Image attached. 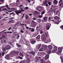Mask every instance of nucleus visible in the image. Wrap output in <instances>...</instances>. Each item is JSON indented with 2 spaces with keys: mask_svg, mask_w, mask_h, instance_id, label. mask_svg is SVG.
<instances>
[{
  "mask_svg": "<svg viewBox=\"0 0 63 63\" xmlns=\"http://www.w3.org/2000/svg\"><path fill=\"white\" fill-rule=\"evenodd\" d=\"M45 13V10H44L42 13L41 15H43V14H44Z\"/></svg>",
  "mask_w": 63,
  "mask_h": 63,
  "instance_id": "nucleus-34",
  "label": "nucleus"
},
{
  "mask_svg": "<svg viewBox=\"0 0 63 63\" xmlns=\"http://www.w3.org/2000/svg\"><path fill=\"white\" fill-rule=\"evenodd\" d=\"M42 38H43V40L44 41H45L46 40V38H45V36L44 35H42Z\"/></svg>",
  "mask_w": 63,
  "mask_h": 63,
  "instance_id": "nucleus-13",
  "label": "nucleus"
},
{
  "mask_svg": "<svg viewBox=\"0 0 63 63\" xmlns=\"http://www.w3.org/2000/svg\"><path fill=\"white\" fill-rule=\"evenodd\" d=\"M5 6H3L0 7V8H5Z\"/></svg>",
  "mask_w": 63,
  "mask_h": 63,
  "instance_id": "nucleus-45",
  "label": "nucleus"
},
{
  "mask_svg": "<svg viewBox=\"0 0 63 63\" xmlns=\"http://www.w3.org/2000/svg\"><path fill=\"white\" fill-rule=\"evenodd\" d=\"M32 54L33 55H34V56L35 55V52H34L32 51Z\"/></svg>",
  "mask_w": 63,
  "mask_h": 63,
  "instance_id": "nucleus-31",
  "label": "nucleus"
},
{
  "mask_svg": "<svg viewBox=\"0 0 63 63\" xmlns=\"http://www.w3.org/2000/svg\"><path fill=\"white\" fill-rule=\"evenodd\" d=\"M18 58H19V59H23L22 57H21L20 56H19L18 57Z\"/></svg>",
  "mask_w": 63,
  "mask_h": 63,
  "instance_id": "nucleus-49",
  "label": "nucleus"
},
{
  "mask_svg": "<svg viewBox=\"0 0 63 63\" xmlns=\"http://www.w3.org/2000/svg\"><path fill=\"white\" fill-rule=\"evenodd\" d=\"M63 49L61 47H59L58 48V50L60 52H62V51Z\"/></svg>",
  "mask_w": 63,
  "mask_h": 63,
  "instance_id": "nucleus-7",
  "label": "nucleus"
},
{
  "mask_svg": "<svg viewBox=\"0 0 63 63\" xmlns=\"http://www.w3.org/2000/svg\"><path fill=\"white\" fill-rule=\"evenodd\" d=\"M40 61H42V62H41V63H46V62L44 61V60L43 59H40Z\"/></svg>",
  "mask_w": 63,
  "mask_h": 63,
  "instance_id": "nucleus-12",
  "label": "nucleus"
},
{
  "mask_svg": "<svg viewBox=\"0 0 63 63\" xmlns=\"http://www.w3.org/2000/svg\"><path fill=\"white\" fill-rule=\"evenodd\" d=\"M19 53V52L18 51H17L16 52V54L18 55Z\"/></svg>",
  "mask_w": 63,
  "mask_h": 63,
  "instance_id": "nucleus-56",
  "label": "nucleus"
},
{
  "mask_svg": "<svg viewBox=\"0 0 63 63\" xmlns=\"http://www.w3.org/2000/svg\"><path fill=\"white\" fill-rule=\"evenodd\" d=\"M47 17H43V19L44 20L47 21Z\"/></svg>",
  "mask_w": 63,
  "mask_h": 63,
  "instance_id": "nucleus-15",
  "label": "nucleus"
},
{
  "mask_svg": "<svg viewBox=\"0 0 63 63\" xmlns=\"http://www.w3.org/2000/svg\"><path fill=\"white\" fill-rule=\"evenodd\" d=\"M1 42L2 43H5V42H6V40H2L1 41Z\"/></svg>",
  "mask_w": 63,
  "mask_h": 63,
  "instance_id": "nucleus-29",
  "label": "nucleus"
},
{
  "mask_svg": "<svg viewBox=\"0 0 63 63\" xmlns=\"http://www.w3.org/2000/svg\"><path fill=\"white\" fill-rule=\"evenodd\" d=\"M11 30V27H10L8 29V30Z\"/></svg>",
  "mask_w": 63,
  "mask_h": 63,
  "instance_id": "nucleus-64",
  "label": "nucleus"
},
{
  "mask_svg": "<svg viewBox=\"0 0 63 63\" xmlns=\"http://www.w3.org/2000/svg\"><path fill=\"white\" fill-rule=\"evenodd\" d=\"M50 28V27H49V25L47 24L46 26V29L47 30H49V29Z\"/></svg>",
  "mask_w": 63,
  "mask_h": 63,
  "instance_id": "nucleus-11",
  "label": "nucleus"
},
{
  "mask_svg": "<svg viewBox=\"0 0 63 63\" xmlns=\"http://www.w3.org/2000/svg\"><path fill=\"white\" fill-rule=\"evenodd\" d=\"M2 37H3V38H5V35H3L2 36Z\"/></svg>",
  "mask_w": 63,
  "mask_h": 63,
  "instance_id": "nucleus-55",
  "label": "nucleus"
},
{
  "mask_svg": "<svg viewBox=\"0 0 63 63\" xmlns=\"http://www.w3.org/2000/svg\"><path fill=\"white\" fill-rule=\"evenodd\" d=\"M28 16L27 15H26V19H28Z\"/></svg>",
  "mask_w": 63,
  "mask_h": 63,
  "instance_id": "nucleus-38",
  "label": "nucleus"
},
{
  "mask_svg": "<svg viewBox=\"0 0 63 63\" xmlns=\"http://www.w3.org/2000/svg\"><path fill=\"white\" fill-rule=\"evenodd\" d=\"M27 9H28V7H26L24 9V10H27Z\"/></svg>",
  "mask_w": 63,
  "mask_h": 63,
  "instance_id": "nucleus-43",
  "label": "nucleus"
},
{
  "mask_svg": "<svg viewBox=\"0 0 63 63\" xmlns=\"http://www.w3.org/2000/svg\"><path fill=\"white\" fill-rule=\"evenodd\" d=\"M60 22V21H58L57 22H55L56 24H58Z\"/></svg>",
  "mask_w": 63,
  "mask_h": 63,
  "instance_id": "nucleus-32",
  "label": "nucleus"
},
{
  "mask_svg": "<svg viewBox=\"0 0 63 63\" xmlns=\"http://www.w3.org/2000/svg\"><path fill=\"white\" fill-rule=\"evenodd\" d=\"M4 54H5V53H4V52H3L2 53V55L3 56H4Z\"/></svg>",
  "mask_w": 63,
  "mask_h": 63,
  "instance_id": "nucleus-59",
  "label": "nucleus"
},
{
  "mask_svg": "<svg viewBox=\"0 0 63 63\" xmlns=\"http://www.w3.org/2000/svg\"><path fill=\"white\" fill-rule=\"evenodd\" d=\"M32 19H33V20H36V18H32Z\"/></svg>",
  "mask_w": 63,
  "mask_h": 63,
  "instance_id": "nucleus-62",
  "label": "nucleus"
},
{
  "mask_svg": "<svg viewBox=\"0 0 63 63\" xmlns=\"http://www.w3.org/2000/svg\"><path fill=\"white\" fill-rule=\"evenodd\" d=\"M2 10H3V11H8V10L6 8H4L3 9H2Z\"/></svg>",
  "mask_w": 63,
  "mask_h": 63,
  "instance_id": "nucleus-35",
  "label": "nucleus"
},
{
  "mask_svg": "<svg viewBox=\"0 0 63 63\" xmlns=\"http://www.w3.org/2000/svg\"><path fill=\"white\" fill-rule=\"evenodd\" d=\"M10 54L12 55H14L15 54V52H10Z\"/></svg>",
  "mask_w": 63,
  "mask_h": 63,
  "instance_id": "nucleus-25",
  "label": "nucleus"
},
{
  "mask_svg": "<svg viewBox=\"0 0 63 63\" xmlns=\"http://www.w3.org/2000/svg\"><path fill=\"white\" fill-rule=\"evenodd\" d=\"M57 50V49H53V50L52 51V52L53 53H54L55 51H56Z\"/></svg>",
  "mask_w": 63,
  "mask_h": 63,
  "instance_id": "nucleus-20",
  "label": "nucleus"
},
{
  "mask_svg": "<svg viewBox=\"0 0 63 63\" xmlns=\"http://www.w3.org/2000/svg\"><path fill=\"white\" fill-rule=\"evenodd\" d=\"M60 6H61V8H63V3H61L59 5Z\"/></svg>",
  "mask_w": 63,
  "mask_h": 63,
  "instance_id": "nucleus-23",
  "label": "nucleus"
},
{
  "mask_svg": "<svg viewBox=\"0 0 63 63\" xmlns=\"http://www.w3.org/2000/svg\"><path fill=\"white\" fill-rule=\"evenodd\" d=\"M6 33H10L11 34V33H12L13 32H6Z\"/></svg>",
  "mask_w": 63,
  "mask_h": 63,
  "instance_id": "nucleus-46",
  "label": "nucleus"
},
{
  "mask_svg": "<svg viewBox=\"0 0 63 63\" xmlns=\"http://www.w3.org/2000/svg\"><path fill=\"white\" fill-rule=\"evenodd\" d=\"M41 47V44H40L38 46V47H37V48H38V49H40V47Z\"/></svg>",
  "mask_w": 63,
  "mask_h": 63,
  "instance_id": "nucleus-24",
  "label": "nucleus"
},
{
  "mask_svg": "<svg viewBox=\"0 0 63 63\" xmlns=\"http://www.w3.org/2000/svg\"><path fill=\"white\" fill-rule=\"evenodd\" d=\"M5 48L6 49H8L10 48V46L9 45H7L5 47Z\"/></svg>",
  "mask_w": 63,
  "mask_h": 63,
  "instance_id": "nucleus-10",
  "label": "nucleus"
},
{
  "mask_svg": "<svg viewBox=\"0 0 63 63\" xmlns=\"http://www.w3.org/2000/svg\"><path fill=\"white\" fill-rule=\"evenodd\" d=\"M35 29L33 28H32V32H34Z\"/></svg>",
  "mask_w": 63,
  "mask_h": 63,
  "instance_id": "nucleus-50",
  "label": "nucleus"
},
{
  "mask_svg": "<svg viewBox=\"0 0 63 63\" xmlns=\"http://www.w3.org/2000/svg\"><path fill=\"white\" fill-rule=\"evenodd\" d=\"M39 14V12L38 11H35L34 12V15H36V14Z\"/></svg>",
  "mask_w": 63,
  "mask_h": 63,
  "instance_id": "nucleus-26",
  "label": "nucleus"
},
{
  "mask_svg": "<svg viewBox=\"0 0 63 63\" xmlns=\"http://www.w3.org/2000/svg\"><path fill=\"white\" fill-rule=\"evenodd\" d=\"M30 62V60H29V59H28L26 60V63H29Z\"/></svg>",
  "mask_w": 63,
  "mask_h": 63,
  "instance_id": "nucleus-19",
  "label": "nucleus"
},
{
  "mask_svg": "<svg viewBox=\"0 0 63 63\" xmlns=\"http://www.w3.org/2000/svg\"><path fill=\"white\" fill-rule=\"evenodd\" d=\"M54 48L55 49H57V47H54Z\"/></svg>",
  "mask_w": 63,
  "mask_h": 63,
  "instance_id": "nucleus-54",
  "label": "nucleus"
},
{
  "mask_svg": "<svg viewBox=\"0 0 63 63\" xmlns=\"http://www.w3.org/2000/svg\"><path fill=\"white\" fill-rule=\"evenodd\" d=\"M7 9H8V10H10L11 9V8H10L8 7H7Z\"/></svg>",
  "mask_w": 63,
  "mask_h": 63,
  "instance_id": "nucleus-52",
  "label": "nucleus"
},
{
  "mask_svg": "<svg viewBox=\"0 0 63 63\" xmlns=\"http://www.w3.org/2000/svg\"><path fill=\"white\" fill-rule=\"evenodd\" d=\"M48 47L49 50H51V49L52 48V47L51 45H49Z\"/></svg>",
  "mask_w": 63,
  "mask_h": 63,
  "instance_id": "nucleus-8",
  "label": "nucleus"
},
{
  "mask_svg": "<svg viewBox=\"0 0 63 63\" xmlns=\"http://www.w3.org/2000/svg\"><path fill=\"white\" fill-rule=\"evenodd\" d=\"M53 2L54 5H57V3H58V1L57 0H54Z\"/></svg>",
  "mask_w": 63,
  "mask_h": 63,
  "instance_id": "nucleus-4",
  "label": "nucleus"
},
{
  "mask_svg": "<svg viewBox=\"0 0 63 63\" xmlns=\"http://www.w3.org/2000/svg\"><path fill=\"white\" fill-rule=\"evenodd\" d=\"M36 43V41H32V44H34Z\"/></svg>",
  "mask_w": 63,
  "mask_h": 63,
  "instance_id": "nucleus-21",
  "label": "nucleus"
},
{
  "mask_svg": "<svg viewBox=\"0 0 63 63\" xmlns=\"http://www.w3.org/2000/svg\"><path fill=\"white\" fill-rule=\"evenodd\" d=\"M60 18L58 16H55L54 17V19H59Z\"/></svg>",
  "mask_w": 63,
  "mask_h": 63,
  "instance_id": "nucleus-16",
  "label": "nucleus"
},
{
  "mask_svg": "<svg viewBox=\"0 0 63 63\" xmlns=\"http://www.w3.org/2000/svg\"><path fill=\"white\" fill-rule=\"evenodd\" d=\"M16 45L18 47H21V46L19 44H18L17 43L16 44Z\"/></svg>",
  "mask_w": 63,
  "mask_h": 63,
  "instance_id": "nucleus-36",
  "label": "nucleus"
},
{
  "mask_svg": "<svg viewBox=\"0 0 63 63\" xmlns=\"http://www.w3.org/2000/svg\"><path fill=\"white\" fill-rule=\"evenodd\" d=\"M42 47L43 48V49L44 50H47V45H42Z\"/></svg>",
  "mask_w": 63,
  "mask_h": 63,
  "instance_id": "nucleus-3",
  "label": "nucleus"
},
{
  "mask_svg": "<svg viewBox=\"0 0 63 63\" xmlns=\"http://www.w3.org/2000/svg\"><path fill=\"white\" fill-rule=\"evenodd\" d=\"M45 59L46 60H47V59H48L49 58V55H46L45 56Z\"/></svg>",
  "mask_w": 63,
  "mask_h": 63,
  "instance_id": "nucleus-9",
  "label": "nucleus"
},
{
  "mask_svg": "<svg viewBox=\"0 0 63 63\" xmlns=\"http://www.w3.org/2000/svg\"><path fill=\"white\" fill-rule=\"evenodd\" d=\"M59 12V10H57L56 12V14L57 15L58 13V12Z\"/></svg>",
  "mask_w": 63,
  "mask_h": 63,
  "instance_id": "nucleus-48",
  "label": "nucleus"
},
{
  "mask_svg": "<svg viewBox=\"0 0 63 63\" xmlns=\"http://www.w3.org/2000/svg\"><path fill=\"white\" fill-rule=\"evenodd\" d=\"M50 3H51V2H48V4H49V5H51V4Z\"/></svg>",
  "mask_w": 63,
  "mask_h": 63,
  "instance_id": "nucleus-63",
  "label": "nucleus"
},
{
  "mask_svg": "<svg viewBox=\"0 0 63 63\" xmlns=\"http://www.w3.org/2000/svg\"><path fill=\"white\" fill-rule=\"evenodd\" d=\"M43 48L42 47H41L39 50V51H43Z\"/></svg>",
  "mask_w": 63,
  "mask_h": 63,
  "instance_id": "nucleus-27",
  "label": "nucleus"
},
{
  "mask_svg": "<svg viewBox=\"0 0 63 63\" xmlns=\"http://www.w3.org/2000/svg\"><path fill=\"white\" fill-rule=\"evenodd\" d=\"M6 49H7L6 48H4L2 49V50H3V51H5L6 50Z\"/></svg>",
  "mask_w": 63,
  "mask_h": 63,
  "instance_id": "nucleus-42",
  "label": "nucleus"
},
{
  "mask_svg": "<svg viewBox=\"0 0 63 63\" xmlns=\"http://www.w3.org/2000/svg\"><path fill=\"white\" fill-rule=\"evenodd\" d=\"M24 10L23 9H20L19 11H16L15 12L17 14V15H18L19 14H20L21 12H24Z\"/></svg>",
  "mask_w": 63,
  "mask_h": 63,
  "instance_id": "nucleus-1",
  "label": "nucleus"
},
{
  "mask_svg": "<svg viewBox=\"0 0 63 63\" xmlns=\"http://www.w3.org/2000/svg\"><path fill=\"white\" fill-rule=\"evenodd\" d=\"M40 33L41 34H42L44 33V32L42 31H40Z\"/></svg>",
  "mask_w": 63,
  "mask_h": 63,
  "instance_id": "nucleus-39",
  "label": "nucleus"
},
{
  "mask_svg": "<svg viewBox=\"0 0 63 63\" xmlns=\"http://www.w3.org/2000/svg\"><path fill=\"white\" fill-rule=\"evenodd\" d=\"M61 52H60V51H58L57 52V53L58 54H59L60 53H61Z\"/></svg>",
  "mask_w": 63,
  "mask_h": 63,
  "instance_id": "nucleus-44",
  "label": "nucleus"
},
{
  "mask_svg": "<svg viewBox=\"0 0 63 63\" xmlns=\"http://www.w3.org/2000/svg\"><path fill=\"white\" fill-rule=\"evenodd\" d=\"M37 10L38 11H39V12L41 11L42 10V8L41 7H38L37 8Z\"/></svg>",
  "mask_w": 63,
  "mask_h": 63,
  "instance_id": "nucleus-6",
  "label": "nucleus"
},
{
  "mask_svg": "<svg viewBox=\"0 0 63 63\" xmlns=\"http://www.w3.org/2000/svg\"><path fill=\"white\" fill-rule=\"evenodd\" d=\"M4 20H7V19H6L5 18H4L3 19H2V20L3 21H6Z\"/></svg>",
  "mask_w": 63,
  "mask_h": 63,
  "instance_id": "nucleus-51",
  "label": "nucleus"
},
{
  "mask_svg": "<svg viewBox=\"0 0 63 63\" xmlns=\"http://www.w3.org/2000/svg\"><path fill=\"white\" fill-rule=\"evenodd\" d=\"M5 31H6V30H4L3 31H2V32H0V33H2V32H5Z\"/></svg>",
  "mask_w": 63,
  "mask_h": 63,
  "instance_id": "nucleus-53",
  "label": "nucleus"
},
{
  "mask_svg": "<svg viewBox=\"0 0 63 63\" xmlns=\"http://www.w3.org/2000/svg\"><path fill=\"white\" fill-rule=\"evenodd\" d=\"M0 24L1 25H2L3 24V23L2 22H0Z\"/></svg>",
  "mask_w": 63,
  "mask_h": 63,
  "instance_id": "nucleus-61",
  "label": "nucleus"
},
{
  "mask_svg": "<svg viewBox=\"0 0 63 63\" xmlns=\"http://www.w3.org/2000/svg\"><path fill=\"white\" fill-rule=\"evenodd\" d=\"M51 17L50 16L48 18V21L50 22L51 21Z\"/></svg>",
  "mask_w": 63,
  "mask_h": 63,
  "instance_id": "nucleus-18",
  "label": "nucleus"
},
{
  "mask_svg": "<svg viewBox=\"0 0 63 63\" xmlns=\"http://www.w3.org/2000/svg\"><path fill=\"white\" fill-rule=\"evenodd\" d=\"M62 2H63V0H60L59 1V4H60V3H62Z\"/></svg>",
  "mask_w": 63,
  "mask_h": 63,
  "instance_id": "nucleus-40",
  "label": "nucleus"
},
{
  "mask_svg": "<svg viewBox=\"0 0 63 63\" xmlns=\"http://www.w3.org/2000/svg\"><path fill=\"white\" fill-rule=\"evenodd\" d=\"M39 26H38L36 28V30H38V29H39Z\"/></svg>",
  "mask_w": 63,
  "mask_h": 63,
  "instance_id": "nucleus-41",
  "label": "nucleus"
},
{
  "mask_svg": "<svg viewBox=\"0 0 63 63\" xmlns=\"http://www.w3.org/2000/svg\"><path fill=\"white\" fill-rule=\"evenodd\" d=\"M63 25H62L60 27V28H61V29H62L63 28Z\"/></svg>",
  "mask_w": 63,
  "mask_h": 63,
  "instance_id": "nucleus-57",
  "label": "nucleus"
},
{
  "mask_svg": "<svg viewBox=\"0 0 63 63\" xmlns=\"http://www.w3.org/2000/svg\"><path fill=\"white\" fill-rule=\"evenodd\" d=\"M33 37H36V36H37V35H36V34H33Z\"/></svg>",
  "mask_w": 63,
  "mask_h": 63,
  "instance_id": "nucleus-58",
  "label": "nucleus"
},
{
  "mask_svg": "<svg viewBox=\"0 0 63 63\" xmlns=\"http://www.w3.org/2000/svg\"><path fill=\"white\" fill-rule=\"evenodd\" d=\"M24 7L23 6V5H20L19 7V8L20 9H23Z\"/></svg>",
  "mask_w": 63,
  "mask_h": 63,
  "instance_id": "nucleus-14",
  "label": "nucleus"
},
{
  "mask_svg": "<svg viewBox=\"0 0 63 63\" xmlns=\"http://www.w3.org/2000/svg\"><path fill=\"white\" fill-rule=\"evenodd\" d=\"M7 11H8V13H11V12H13V11H11L10 10H7Z\"/></svg>",
  "mask_w": 63,
  "mask_h": 63,
  "instance_id": "nucleus-47",
  "label": "nucleus"
},
{
  "mask_svg": "<svg viewBox=\"0 0 63 63\" xmlns=\"http://www.w3.org/2000/svg\"><path fill=\"white\" fill-rule=\"evenodd\" d=\"M47 52L48 53V54H50L51 52V51L50 50H48Z\"/></svg>",
  "mask_w": 63,
  "mask_h": 63,
  "instance_id": "nucleus-30",
  "label": "nucleus"
},
{
  "mask_svg": "<svg viewBox=\"0 0 63 63\" xmlns=\"http://www.w3.org/2000/svg\"><path fill=\"white\" fill-rule=\"evenodd\" d=\"M19 55L22 56V57H23V55L22 54L21 52L20 53Z\"/></svg>",
  "mask_w": 63,
  "mask_h": 63,
  "instance_id": "nucleus-33",
  "label": "nucleus"
},
{
  "mask_svg": "<svg viewBox=\"0 0 63 63\" xmlns=\"http://www.w3.org/2000/svg\"><path fill=\"white\" fill-rule=\"evenodd\" d=\"M9 54L6 55L5 57V59H6L7 60H9V59H10V58L9 57Z\"/></svg>",
  "mask_w": 63,
  "mask_h": 63,
  "instance_id": "nucleus-5",
  "label": "nucleus"
},
{
  "mask_svg": "<svg viewBox=\"0 0 63 63\" xmlns=\"http://www.w3.org/2000/svg\"><path fill=\"white\" fill-rule=\"evenodd\" d=\"M40 53L42 54V55H45L46 53L44 52H40Z\"/></svg>",
  "mask_w": 63,
  "mask_h": 63,
  "instance_id": "nucleus-37",
  "label": "nucleus"
},
{
  "mask_svg": "<svg viewBox=\"0 0 63 63\" xmlns=\"http://www.w3.org/2000/svg\"><path fill=\"white\" fill-rule=\"evenodd\" d=\"M53 11V10L52 9L51 10H50V13H51V12H52Z\"/></svg>",
  "mask_w": 63,
  "mask_h": 63,
  "instance_id": "nucleus-60",
  "label": "nucleus"
},
{
  "mask_svg": "<svg viewBox=\"0 0 63 63\" xmlns=\"http://www.w3.org/2000/svg\"><path fill=\"white\" fill-rule=\"evenodd\" d=\"M32 25L33 26H35L36 25H37V23H35V22L34 21L32 20Z\"/></svg>",
  "mask_w": 63,
  "mask_h": 63,
  "instance_id": "nucleus-2",
  "label": "nucleus"
},
{
  "mask_svg": "<svg viewBox=\"0 0 63 63\" xmlns=\"http://www.w3.org/2000/svg\"><path fill=\"white\" fill-rule=\"evenodd\" d=\"M38 60L39 58L38 57H36L35 58V61L36 62H38Z\"/></svg>",
  "mask_w": 63,
  "mask_h": 63,
  "instance_id": "nucleus-17",
  "label": "nucleus"
},
{
  "mask_svg": "<svg viewBox=\"0 0 63 63\" xmlns=\"http://www.w3.org/2000/svg\"><path fill=\"white\" fill-rule=\"evenodd\" d=\"M47 0H45L43 4H44L45 5V4H47Z\"/></svg>",
  "mask_w": 63,
  "mask_h": 63,
  "instance_id": "nucleus-28",
  "label": "nucleus"
},
{
  "mask_svg": "<svg viewBox=\"0 0 63 63\" xmlns=\"http://www.w3.org/2000/svg\"><path fill=\"white\" fill-rule=\"evenodd\" d=\"M37 39H40V35H38L37 37H36Z\"/></svg>",
  "mask_w": 63,
  "mask_h": 63,
  "instance_id": "nucleus-22",
  "label": "nucleus"
}]
</instances>
